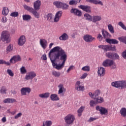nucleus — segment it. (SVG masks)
<instances>
[{
    "instance_id": "nucleus-11",
    "label": "nucleus",
    "mask_w": 126,
    "mask_h": 126,
    "mask_svg": "<svg viewBox=\"0 0 126 126\" xmlns=\"http://www.w3.org/2000/svg\"><path fill=\"white\" fill-rule=\"evenodd\" d=\"M58 88V94L60 95V96H63V93L66 91V89L64 88L63 85V84L59 85Z\"/></svg>"
},
{
    "instance_id": "nucleus-45",
    "label": "nucleus",
    "mask_w": 126,
    "mask_h": 126,
    "mask_svg": "<svg viewBox=\"0 0 126 126\" xmlns=\"http://www.w3.org/2000/svg\"><path fill=\"white\" fill-rule=\"evenodd\" d=\"M83 71H90V67L89 66H85L82 68Z\"/></svg>"
},
{
    "instance_id": "nucleus-54",
    "label": "nucleus",
    "mask_w": 126,
    "mask_h": 126,
    "mask_svg": "<svg viewBox=\"0 0 126 126\" xmlns=\"http://www.w3.org/2000/svg\"><path fill=\"white\" fill-rule=\"evenodd\" d=\"M87 75H88V74H87V73H85L83 74L80 77L81 79H84L85 78H86V77H87Z\"/></svg>"
},
{
    "instance_id": "nucleus-14",
    "label": "nucleus",
    "mask_w": 126,
    "mask_h": 126,
    "mask_svg": "<svg viewBox=\"0 0 126 126\" xmlns=\"http://www.w3.org/2000/svg\"><path fill=\"white\" fill-rule=\"evenodd\" d=\"M78 7L86 12H91V7L90 6L80 5Z\"/></svg>"
},
{
    "instance_id": "nucleus-52",
    "label": "nucleus",
    "mask_w": 126,
    "mask_h": 126,
    "mask_svg": "<svg viewBox=\"0 0 126 126\" xmlns=\"http://www.w3.org/2000/svg\"><path fill=\"white\" fill-rule=\"evenodd\" d=\"M21 116H22V113L20 112L14 116V119H15V120H17V119H18V118H20Z\"/></svg>"
},
{
    "instance_id": "nucleus-18",
    "label": "nucleus",
    "mask_w": 126,
    "mask_h": 126,
    "mask_svg": "<svg viewBox=\"0 0 126 126\" xmlns=\"http://www.w3.org/2000/svg\"><path fill=\"white\" fill-rule=\"evenodd\" d=\"M96 111H99L101 115H106V114L108 113V110H107V109L104 107H100L99 106H96Z\"/></svg>"
},
{
    "instance_id": "nucleus-53",
    "label": "nucleus",
    "mask_w": 126,
    "mask_h": 126,
    "mask_svg": "<svg viewBox=\"0 0 126 126\" xmlns=\"http://www.w3.org/2000/svg\"><path fill=\"white\" fill-rule=\"evenodd\" d=\"M97 39L99 41V42H101L102 40H103V36L101 35V34H98L97 37Z\"/></svg>"
},
{
    "instance_id": "nucleus-5",
    "label": "nucleus",
    "mask_w": 126,
    "mask_h": 126,
    "mask_svg": "<svg viewBox=\"0 0 126 126\" xmlns=\"http://www.w3.org/2000/svg\"><path fill=\"white\" fill-rule=\"evenodd\" d=\"M98 47L99 48V49H102V50H103L104 52H108V51L116 52V51H117V49H116V46H114L112 47V45H98Z\"/></svg>"
},
{
    "instance_id": "nucleus-2",
    "label": "nucleus",
    "mask_w": 126,
    "mask_h": 126,
    "mask_svg": "<svg viewBox=\"0 0 126 126\" xmlns=\"http://www.w3.org/2000/svg\"><path fill=\"white\" fill-rule=\"evenodd\" d=\"M23 7L26 10L32 13L35 18H40V14L37 12V10H35L33 7H30L26 4L23 5Z\"/></svg>"
},
{
    "instance_id": "nucleus-12",
    "label": "nucleus",
    "mask_w": 126,
    "mask_h": 126,
    "mask_svg": "<svg viewBox=\"0 0 126 126\" xmlns=\"http://www.w3.org/2000/svg\"><path fill=\"white\" fill-rule=\"evenodd\" d=\"M21 61V57L19 55H16L13 56L11 59L10 60V63H15L17 62H20Z\"/></svg>"
},
{
    "instance_id": "nucleus-27",
    "label": "nucleus",
    "mask_w": 126,
    "mask_h": 126,
    "mask_svg": "<svg viewBox=\"0 0 126 126\" xmlns=\"http://www.w3.org/2000/svg\"><path fill=\"white\" fill-rule=\"evenodd\" d=\"M50 99L51 101H60V97H59L58 94H51Z\"/></svg>"
},
{
    "instance_id": "nucleus-46",
    "label": "nucleus",
    "mask_w": 126,
    "mask_h": 126,
    "mask_svg": "<svg viewBox=\"0 0 126 126\" xmlns=\"http://www.w3.org/2000/svg\"><path fill=\"white\" fill-rule=\"evenodd\" d=\"M7 73L10 76H14V73L13 72H12V70L11 69H8L7 70Z\"/></svg>"
},
{
    "instance_id": "nucleus-36",
    "label": "nucleus",
    "mask_w": 126,
    "mask_h": 126,
    "mask_svg": "<svg viewBox=\"0 0 126 126\" xmlns=\"http://www.w3.org/2000/svg\"><path fill=\"white\" fill-rule=\"evenodd\" d=\"M108 29L110 33H111V34H114V33H115V31L114 30V27H113L111 24H109L108 25Z\"/></svg>"
},
{
    "instance_id": "nucleus-6",
    "label": "nucleus",
    "mask_w": 126,
    "mask_h": 126,
    "mask_svg": "<svg viewBox=\"0 0 126 126\" xmlns=\"http://www.w3.org/2000/svg\"><path fill=\"white\" fill-rule=\"evenodd\" d=\"M53 4L57 7V8H62V9L66 10L68 8V5L64 2L60 1H56L53 2Z\"/></svg>"
},
{
    "instance_id": "nucleus-30",
    "label": "nucleus",
    "mask_w": 126,
    "mask_h": 126,
    "mask_svg": "<svg viewBox=\"0 0 126 126\" xmlns=\"http://www.w3.org/2000/svg\"><path fill=\"white\" fill-rule=\"evenodd\" d=\"M94 99L96 104H98V103H103V102H104V98L100 96L94 97Z\"/></svg>"
},
{
    "instance_id": "nucleus-4",
    "label": "nucleus",
    "mask_w": 126,
    "mask_h": 126,
    "mask_svg": "<svg viewBox=\"0 0 126 126\" xmlns=\"http://www.w3.org/2000/svg\"><path fill=\"white\" fill-rule=\"evenodd\" d=\"M1 39L2 42H6L8 43L10 41V33L7 31H3L1 32Z\"/></svg>"
},
{
    "instance_id": "nucleus-64",
    "label": "nucleus",
    "mask_w": 126,
    "mask_h": 126,
    "mask_svg": "<svg viewBox=\"0 0 126 126\" xmlns=\"http://www.w3.org/2000/svg\"><path fill=\"white\" fill-rule=\"evenodd\" d=\"M1 121L2 123H5V122H6V118L5 117H3Z\"/></svg>"
},
{
    "instance_id": "nucleus-8",
    "label": "nucleus",
    "mask_w": 126,
    "mask_h": 126,
    "mask_svg": "<svg viewBox=\"0 0 126 126\" xmlns=\"http://www.w3.org/2000/svg\"><path fill=\"white\" fill-rule=\"evenodd\" d=\"M75 120V117L72 114H68L64 118L65 123L67 125L73 124Z\"/></svg>"
},
{
    "instance_id": "nucleus-10",
    "label": "nucleus",
    "mask_w": 126,
    "mask_h": 126,
    "mask_svg": "<svg viewBox=\"0 0 126 126\" xmlns=\"http://www.w3.org/2000/svg\"><path fill=\"white\" fill-rule=\"evenodd\" d=\"M83 39L87 43H91L93 41H95V37H93L92 35L89 34L84 35Z\"/></svg>"
},
{
    "instance_id": "nucleus-28",
    "label": "nucleus",
    "mask_w": 126,
    "mask_h": 126,
    "mask_svg": "<svg viewBox=\"0 0 126 126\" xmlns=\"http://www.w3.org/2000/svg\"><path fill=\"white\" fill-rule=\"evenodd\" d=\"M23 20L24 21H29V20H31L32 19V17L30 15L25 14L22 16Z\"/></svg>"
},
{
    "instance_id": "nucleus-44",
    "label": "nucleus",
    "mask_w": 126,
    "mask_h": 126,
    "mask_svg": "<svg viewBox=\"0 0 126 126\" xmlns=\"http://www.w3.org/2000/svg\"><path fill=\"white\" fill-rule=\"evenodd\" d=\"M0 64H6L7 65H10V63L8 62H6L3 60H0Z\"/></svg>"
},
{
    "instance_id": "nucleus-26",
    "label": "nucleus",
    "mask_w": 126,
    "mask_h": 126,
    "mask_svg": "<svg viewBox=\"0 0 126 126\" xmlns=\"http://www.w3.org/2000/svg\"><path fill=\"white\" fill-rule=\"evenodd\" d=\"M101 32L104 39H107L111 37V34H110V33L107 32V31H105V30L102 29L101 31Z\"/></svg>"
},
{
    "instance_id": "nucleus-32",
    "label": "nucleus",
    "mask_w": 126,
    "mask_h": 126,
    "mask_svg": "<svg viewBox=\"0 0 126 126\" xmlns=\"http://www.w3.org/2000/svg\"><path fill=\"white\" fill-rule=\"evenodd\" d=\"M9 12V10H8V8L6 7H3V10L2 11V14L3 15H4V16H6L8 14V13Z\"/></svg>"
},
{
    "instance_id": "nucleus-59",
    "label": "nucleus",
    "mask_w": 126,
    "mask_h": 126,
    "mask_svg": "<svg viewBox=\"0 0 126 126\" xmlns=\"http://www.w3.org/2000/svg\"><path fill=\"white\" fill-rule=\"evenodd\" d=\"M122 56L123 59L126 60V50L122 53Z\"/></svg>"
},
{
    "instance_id": "nucleus-60",
    "label": "nucleus",
    "mask_w": 126,
    "mask_h": 126,
    "mask_svg": "<svg viewBox=\"0 0 126 126\" xmlns=\"http://www.w3.org/2000/svg\"><path fill=\"white\" fill-rule=\"evenodd\" d=\"M73 67H74V66L71 65L70 66L69 68L67 70L66 72L68 73L70 71V70H72L73 69Z\"/></svg>"
},
{
    "instance_id": "nucleus-33",
    "label": "nucleus",
    "mask_w": 126,
    "mask_h": 126,
    "mask_svg": "<svg viewBox=\"0 0 126 126\" xmlns=\"http://www.w3.org/2000/svg\"><path fill=\"white\" fill-rule=\"evenodd\" d=\"M120 113L122 117H124V118H126V108L125 107L122 108L120 110Z\"/></svg>"
},
{
    "instance_id": "nucleus-41",
    "label": "nucleus",
    "mask_w": 126,
    "mask_h": 126,
    "mask_svg": "<svg viewBox=\"0 0 126 126\" xmlns=\"http://www.w3.org/2000/svg\"><path fill=\"white\" fill-rule=\"evenodd\" d=\"M52 74L55 77H60L61 76V73L60 72H57V71H53L52 72Z\"/></svg>"
},
{
    "instance_id": "nucleus-51",
    "label": "nucleus",
    "mask_w": 126,
    "mask_h": 126,
    "mask_svg": "<svg viewBox=\"0 0 126 126\" xmlns=\"http://www.w3.org/2000/svg\"><path fill=\"white\" fill-rule=\"evenodd\" d=\"M113 59H115L116 60H120V56L119 55L116 53H114L113 54Z\"/></svg>"
},
{
    "instance_id": "nucleus-7",
    "label": "nucleus",
    "mask_w": 126,
    "mask_h": 126,
    "mask_svg": "<svg viewBox=\"0 0 126 126\" xmlns=\"http://www.w3.org/2000/svg\"><path fill=\"white\" fill-rule=\"evenodd\" d=\"M103 66L105 67H108L109 66H112V68H115L116 67V63L113 60L110 59H106L105 61H103L102 63Z\"/></svg>"
},
{
    "instance_id": "nucleus-40",
    "label": "nucleus",
    "mask_w": 126,
    "mask_h": 126,
    "mask_svg": "<svg viewBox=\"0 0 126 126\" xmlns=\"http://www.w3.org/2000/svg\"><path fill=\"white\" fill-rule=\"evenodd\" d=\"M7 91V90L5 87H2L1 88V89L0 90V93L1 94H6Z\"/></svg>"
},
{
    "instance_id": "nucleus-22",
    "label": "nucleus",
    "mask_w": 126,
    "mask_h": 126,
    "mask_svg": "<svg viewBox=\"0 0 126 126\" xmlns=\"http://www.w3.org/2000/svg\"><path fill=\"white\" fill-rule=\"evenodd\" d=\"M3 102L5 104H12V103H16L17 101L14 98H7L5 99Z\"/></svg>"
},
{
    "instance_id": "nucleus-19",
    "label": "nucleus",
    "mask_w": 126,
    "mask_h": 126,
    "mask_svg": "<svg viewBox=\"0 0 126 126\" xmlns=\"http://www.w3.org/2000/svg\"><path fill=\"white\" fill-rule=\"evenodd\" d=\"M40 45L41 46L42 48L45 50L48 47V42L45 39H40Z\"/></svg>"
},
{
    "instance_id": "nucleus-48",
    "label": "nucleus",
    "mask_w": 126,
    "mask_h": 126,
    "mask_svg": "<svg viewBox=\"0 0 126 126\" xmlns=\"http://www.w3.org/2000/svg\"><path fill=\"white\" fill-rule=\"evenodd\" d=\"M20 70H21V73H22V74H24L26 73V72H27L26 69H25V67H24V66H22L20 68Z\"/></svg>"
},
{
    "instance_id": "nucleus-21",
    "label": "nucleus",
    "mask_w": 126,
    "mask_h": 126,
    "mask_svg": "<svg viewBox=\"0 0 126 126\" xmlns=\"http://www.w3.org/2000/svg\"><path fill=\"white\" fill-rule=\"evenodd\" d=\"M40 6H41V1L37 0L33 3V9L34 10H40Z\"/></svg>"
},
{
    "instance_id": "nucleus-62",
    "label": "nucleus",
    "mask_w": 126,
    "mask_h": 126,
    "mask_svg": "<svg viewBox=\"0 0 126 126\" xmlns=\"http://www.w3.org/2000/svg\"><path fill=\"white\" fill-rule=\"evenodd\" d=\"M76 35H77V32H75L71 34V37L73 38V39H74V38H75V36H76Z\"/></svg>"
},
{
    "instance_id": "nucleus-61",
    "label": "nucleus",
    "mask_w": 126,
    "mask_h": 126,
    "mask_svg": "<svg viewBox=\"0 0 126 126\" xmlns=\"http://www.w3.org/2000/svg\"><path fill=\"white\" fill-rule=\"evenodd\" d=\"M112 39L106 38L105 41L107 43H108V44H112Z\"/></svg>"
},
{
    "instance_id": "nucleus-15",
    "label": "nucleus",
    "mask_w": 126,
    "mask_h": 126,
    "mask_svg": "<svg viewBox=\"0 0 126 126\" xmlns=\"http://www.w3.org/2000/svg\"><path fill=\"white\" fill-rule=\"evenodd\" d=\"M30 92H31V89H30V88H28V87L22 88L21 89V95H27V93L29 94Z\"/></svg>"
},
{
    "instance_id": "nucleus-63",
    "label": "nucleus",
    "mask_w": 126,
    "mask_h": 126,
    "mask_svg": "<svg viewBox=\"0 0 126 126\" xmlns=\"http://www.w3.org/2000/svg\"><path fill=\"white\" fill-rule=\"evenodd\" d=\"M42 60H43V61H47V55H46V54H44L42 56Z\"/></svg>"
},
{
    "instance_id": "nucleus-16",
    "label": "nucleus",
    "mask_w": 126,
    "mask_h": 126,
    "mask_svg": "<svg viewBox=\"0 0 126 126\" xmlns=\"http://www.w3.org/2000/svg\"><path fill=\"white\" fill-rule=\"evenodd\" d=\"M25 42H26V38H25V36L22 35L18 40V44L19 46H23L24 44H25Z\"/></svg>"
},
{
    "instance_id": "nucleus-57",
    "label": "nucleus",
    "mask_w": 126,
    "mask_h": 126,
    "mask_svg": "<svg viewBox=\"0 0 126 126\" xmlns=\"http://www.w3.org/2000/svg\"><path fill=\"white\" fill-rule=\"evenodd\" d=\"M95 103H96V102L95 101L91 100L90 103V105L91 107H94Z\"/></svg>"
},
{
    "instance_id": "nucleus-29",
    "label": "nucleus",
    "mask_w": 126,
    "mask_h": 126,
    "mask_svg": "<svg viewBox=\"0 0 126 126\" xmlns=\"http://www.w3.org/2000/svg\"><path fill=\"white\" fill-rule=\"evenodd\" d=\"M102 20V17L101 16H94L93 17L92 21L93 22L95 23L98 21Z\"/></svg>"
},
{
    "instance_id": "nucleus-3",
    "label": "nucleus",
    "mask_w": 126,
    "mask_h": 126,
    "mask_svg": "<svg viewBox=\"0 0 126 126\" xmlns=\"http://www.w3.org/2000/svg\"><path fill=\"white\" fill-rule=\"evenodd\" d=\"M112 86L116 87V88H121V89H125L126 88V81H119L113 82L111 83Z\"/></svg>"
},
{
    "instance_id": "nucleus-58",
    "label": "nucleus",
    "mask_w": 126,
    "mask_h": 126,
    "mask_svg": "<svg viewBox=\"0 0 126 126\" xmlns=\"http://www.w3.org/2000/svg\"><path fill=\"white\" fill-rule=\"evenodd\" d=\"M6 21H7V18H6V17H5V16H3L2 18V22L3 23H5Z\"/></svg>"
},
{
    "instance_id": "nucleus-56",
    "label": "nucleus",
    "mask_w": 126,
    "mask_h": 126,
    "mask_svg": "<svg viewBox=\"0 0 126 126\" xmlns=\"http://www.w3.org/2000/svg\"><path fill=\"white\" fill-rule=\"evenodd\" d=\"M111 44H114V45H116V44H119V41L115 39H112Z\"/></svg>"
},
{
    "instance_id": "nucleus-39",
    "label": "nucleus",
    "mask_w": 126,
    "mask_h": 126,
    "mask_svg": "<svg viewBox=\"0 0 126 126\" xmlns=\"http://www.w3.org/2000/svg\"><path fill=\"white\" fill-rule=\"evenodd\" d=\"M13 47L11 46V44H9V46H8L6 49V53L7 54H8L9 53H10L12 51Z\"/></svg>"
},
{
    "instance_id": "nucleus-34",
    "label": "nucleus",
    "mask_w": 126,
    "mask_h": 126,
    "mask_svg": "<svg viewBox=\"0 0 126 126\" xmlns=\"http://www.w3.org/2000/svg\"><path fill=\"white\" fill-rule=\"evenodd\" d=\"M84 17L86 20H88L89 21H92L93 17L91 15H89V14H85L84 15Z\"/></svg>"
},
{
    "instance_id": "nucleus-43",
    "label": "nucleus",
    "mask_w": 126,
    "mask_h": 126,
    "mask_svg": "<svg viewBox=\"0 0 126 126\" xmlns=\"http://www.w3.org/2000/svg\"><path fill=\"white\" fill-rule=\"evenodd\" d=\"M100 94H101V92L99 90L95 91V93L94 94V95L95 96L94 98H97L99 97Z\"/></svg>"
},
{
    "instance_id": "nucleus-42",
    "label": "nucleus",
    "mask_w": 126,
    "mask_h": 126,
    "mask_svg": "<svg viewBox=\"0 0 126 126\" xmlns=\"http://www.w3.org/2000/svg\"><path fill=\"white\" fill-rule=\"evenodd\" d=\"M118 25L120 26V27H121V28H122V29H123L124 30L126 31V27L125 24H124V23H123V22H119L118 23Z\"/></svg>"
},
{
    "instance_id": "nucleus-37",
    "label": "nucleus",
    "mask_w": 126,
    "mask_h": 126,
    "mask_svg": "<svg viewBox=\"0 0 126 126\" xmlns=\"http://www.w3.org/2000/svg\"><path fill=\"white\" fill-rule=\"evenodd\" d=\"M52 124V121H44L43 122V126H51Z\"/></svg>"
},
{
    "instance_id": "nucleus-35",
    "label": "nucleus",
    "mask_w": 126,
    "mask_h": 126,
    "mask_svg": "<svg viewBox=\"0 0 126 126\" xmlns=\"http://www.w3.org/2000/svg\"><path fill=\"white\" fill-rule=\"evenodd\" d=\"M85 107L82 106L77 111V113H78V117H81V115H82V112H83V111H84V108Z\"/></svg>"
},
{
    "instance_id": "nucleus-25",
    "label": "nucleus",
    "mask_w": 126,
    "mask_h": 126,
    "mask_svg": "<svg viewBox=\"0 0 126 126\" xmlns=\"http://www.w3.org/2000/svg\"><path fill=\"white\" fill-rule=\"evenodd\" d=\"M68 35L67 33L64 32L62 35L59 37V40L60 41H66V40H68Z\"/></svg>"
},
{
    "instance_id": "nucleus-38",
    "label": "nucleus",
    "mask_w": 126,
    "mask_h": 126,
    "mask_svg": "<svg viewBox=\"0 0 126 126\" xmlns=\"http://www.w3.org/2000/svg\"><path fill=\"white\" fill-rule=\"evenodd\" d=\"M106 56L109 59H114V53L107 52L106 53Z\"/></svg>"
},
{
    "instance_id": "nucleus-9",
    "label": "nucleus",
    "mask_w": 126,
    "mask_h": 126,
    "mask_svg": "<svg viewBox=\"0 0 126 126\" xmlns=\"http://www.w3.org/2000/svg\"><path fill=\"white\" fill-rule=\"evenodd\" d=\"M36 73L34 71H31L28 73L27 75L25 76V79L26 80H32L33 78L36 77Z\"/></svg>"
},
{
    "instance_id": "nucleus-13",
    "label": "nucleus",
    "mask_w": 126,
    "mask_h": 126,
    "mask_svg": "<svg viewBox=\"0 0 126 126\" xmlns=\"http://www.w3.org/2000/svg\"><path fill=\"white\" fill-rule=\"evenodd\" d=\"M75 90L77 91H84L85 90V88L83 86L80 85V81H77L75 85Z\"/></svg>"
},
{
    "instance_id": "nucleus-31",
    "label": "nucleus",
    "mask_w": 126,
    "mask_h": 126,
    "mask_svg": "<svg viewBox=\"0 0 126 126\" xmlns=\"http://www.w3.org/2000/svg\"><path fill=\"white\" fill-rule=\"evenodd\" d=\"M39 97H40V98H44L47 99L50 97V93H45L39 94Z\"/></svg>"
},
{
    "instance_id": "nucleus-1",
    "label": "nucleus",
    "mask_w": 126,
    "mask_h": 126,
    "mask_svg": "<svg viewBox=\"0 0 126 126\" xmlns=\"http://www.w3.org/2000/svg\"><path fill=\"white\" fill-rule=\"evenodd\" d=\"M49 57L54 68L60 70L64 67L65 62L67 60V54L62 47H54L49 52Z\"/></svg>"
},
{
    "instance_id": "nucleus-55",
    "label": "nucleus",
    "mask_w": 126,
    "mask_h": 126,
    "mask_svg": "<svg viewBox=\"0 0 126 126\" xmlns=\"http://www.w3.org/2000/svg\"><path fill=\"white\" fill-rule=\"evenodd\" d=\"M96 120H97V118H96L90 117L88 122L89 123H92V122H94V121H96Z\"/></svg>"
},
{
    "instance_id": "nucleus-23",
    "label": "nucleus",
    "mask_w": 126,
    "mask_h": 126,
    "mask_svg": "<svg viewBox=\"0 0 126 126\" xmlns=\"http://www.w3.org/2000/svg\"><path fill=\"white\" fill-rule=\"evenodd\" d=\"M105 68L103 67H100V68H98L97 71L98 76H100V77L104 76V75H105Z\"/></svg>"
},
{
    "instance_id": "nucleus-47",
    "label": "nucleus",
    "mask_w": 126,
    "mask_h": 126,
    "mask_svg": "<svg viewBox=\"0 0 126 126\" xmlns=\"http://www.w3.org/2000/svg\"><path fill=\"white\" fill-rule=\"evenodd\" d=\"M19 14L18 12H13L11 13L10 16L12 17H17Z\"/></svg>"
},
{
    "instance_id": "nucleus-17",
    "label": "nucleus",
    "mask_w": 126,
    "mask_h": 126,
    "mask_svg": "<svg viewBox=\"0 0 126 126\" xmlns=\"http://www.w3.org/2000/svg\"><path fill=\"white\" fill-rule=\"evenodd\" d=\"M62 15H63V11H59L58 12H57L54 18V22H59V21H60L61 17H62Z\"/></svg>"
},
{
    "instance_id": "nucleus-50",
    "label": "nucleus",
    "mask_w": 126,
    "mask_h": 126,
    "mask_svg": "<svg viewBox=\"0 0 126 126\" xmlns=\"http://www.w3.org/2000/svg\"><path fill=\"white\" fill-rule=\"evenodd\" d=\"M69 4L70 5H75V4H77L76 1H75V0H70L69 2Z\"/></svg>"
},
{
    "instance_id": "nucleus-20",
    "label": "nucleus",
    "mask_w": 126,
    "mask_h": 126,
    "mask_svg": "<svg viewBox=\"0 0 126 126\" xmlns=\"http://www.w3.org/2000/svg\"><path fill=\"white\" fill-rule=\"evenodd\" d=\"M71 13H73L74 15H77V16H81L82 15V12L76 8H72L70 10Z\"/></svg>"
},
{
    "instance_id": "nucleus-49",
    "label": "nucleus",
    "mask_w": 126,
    "mask_h": 126,
    "mask_svg": "<svg viewBox=\"0 0 126 126\" xmlns=\"http://www.w3.org/2000/svg\"><path fill=\"white\" fill-rule=\"evenodd\" d=\"M46 17L47 20L50 21V20H52V19L53 18V14H52V13H49L47 14Z\"/></svg>"
},
{
    "instance_id": "nucleus-24",
    "label": "nucleus",
    "mask_w": 126,
    "mask_h": 126,
    "mask_svg": "<svg viewBox=\"0 0 126 126\" xmlns=\"http://www.w3.org/2000/svg\"><path fill=\"white\" fill-rule=\"evenodd\" d=\"M87 2L90 3H93L94 4H100V5H103V2L100 0H87Z\"/></svg>"
}]
</instances>
